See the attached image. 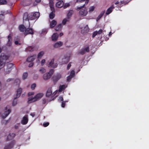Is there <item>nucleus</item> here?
Returning a JSON list of instances; mask_svg holds the SVG:
<instances>
[{
	"label": "nucleus",
	"mask_w": 149,
	"mask_h": 149,
	"mask_svg": "<svg viewBox=\"0 0 149 149\" xmlns=\"http://www.w3.org/2000/svg\"><path fill=\"white\" fill-rule=\"evenodd\" d=\"M89 0H77L76 2L80 3L85 2V3L82 6L80 7H77L76 10H79V15L81 16L85 17L86 15L88 13V11L86 9H82L84 8L86 4L88 3Z\"/></svg>",
	"instance_id": "obj_1"
},
{
	"label": "nucleus",
	"mask_w": 149,
	"mask_h": 149,
	"mask_svg": "<svg viewBox=\"0 0 149 149\" xmlns=\"http://www.w3.org/2000/svg\"><path fill=\"white\" fill-rule=\"evenodd\" d=\"M9 56L5 55L4 53L1 54L0 56V69L5 65L6 61L8 60Z\"/></svg>",
	"instance_id": "obj_2"
},
{
	"label": "nucleus",
	"mask_w": 149,
	"mask_h": 149,
	"mask_svg": "<svg viewBox=\"0 0 149 149\" xmlns=\"http://www.w3.org/2000/svg\"><path fill=\"white\" fill-rule=\"evenodd\" d=\"M43 95L42 93H39L37 94L33 97L29 99L28 103H30L39 100L42 97Z\"/></svg>",
	"instance_id": "obj_3"
},
{
	"label": "nucleus",
	"mask_w": 149,
	"mask_h": 149,
	"mask_svg": "<svg viewBox=\"0 0 149 149\" xmlns=\"http://www.w3.org/2000/svg\"><path fill=\"white\" fill-rule=\"evenodd\" d=\"M22 89L21 88H19L17 90L16 97H14V100L13 102V106H15L17 104V101L16 99L20 97L22 92Z\"/></svg>",
	"instance_id": "obj_4"
},
{
	"label": "nucleus",
	"mask_w": 149,
	"mask_h": 149,
	"mask_svg": "<svg viewBox=\"0 0 149 149\" xmlns=\"http://www.w3.org/2000/svg\"><path fill=\"white\" fill-rule=\"evenodd\" d=\"M61 77V74L59 73L54 75L52 79L54 84H55Z\"/></svg>",
	"instance_id": "obj_5"
},
{
	"label": "nucleus",
	"mask_w": 149,
	"mask_h": 149,
	"mask_svg": "<svg viewBox=\"0 0 149 149\" xmlns=\"http://www.w3.org/2000/svg\"><path fill=\"white\" fill-rule=\"evenodd\" d=\"M54 70L53 69H51L49 71L44 74L43 75V78L45 80H47L49 79L53 74Z\"/></svg>",
	"instance_id": "obj_6"
},
{
	"label": "nucleus",
	"mask_w": 149,
	"mask_h": 149,
	"mask_svg": "<svg viewBox=\"0 0 149 149\" xmlns=\"http://www.w3.org/2000/svg\"><path fill=\"white\" fill-rule=\"evenodd\" d=\"M10 13H11V12L10 11H7L3 12V13L0 15V26L5 23V21L4 20V15Z\"/></svg>",
	"instance_id": "obj_7"
},
{
	"label": "nucleus",
	"mask_w": 149,
	"mask_h": 149,
	"mask_svg": "<svg viewBox=\"0 0 149 149\" xmlns=\"http://www.w3.org/2000/svg\"><path fill=\"white\" fill-rule=\"evenodd\" d=\"M15 141L13 140L11 141V142L8 144L5 145L4 147V149H11L13 148L14 145L15 144Z\"/></svg>",
	"instance_id": "obj_8"
},
{
	"label": "nucleus",
	"mask_w": 149,
	"mask_h": 149,
	"mask_svg": "<svg viewBox=\"0 0 149 149\" xmlns=\"http://www.w3.org/2000/svg\"><path fill=\"white\" fill-rule=\"evenodd\" d=\"M54 59H52L51 61L49 63L48 66L54 68H56L58 65V64L57 63H54Z\"/></svg>",
	"instance_id": "obj_9"
},
{
	"label": "nucleus",
	"mask_w": 149,
	"mask_h": 149,
	"mask_svg": "<svg viewBox=\"0 0 149 149\" xmlns=\"http://www.w3.org/2000/svg\"><path fill=\"white\" fill-rule=\"evenodd\" d=\"M24 34L26 35L29 34L33 35L34 34V30L32 28H26Z\"/></svg>",
	"instance_id": "obj_10"
},
{
	"label": "nucleus",
	"mask_w": 149,
	"mask_h": 149,
	"mask_svg": "<svg viewBox=\"0 0 149 149\" xmlns=\"http://www.w3.org/2000/svg\"><path fill=\"white\" fill-rule=\"evenodd\" d=\"M28 121V119L27 115L24 116L21 121V123L24 125H26L27 124Z\"/></svg>",
	"instance_id": "obj_11"
},
{
	"label": "nucleus",
	"mask_w": 149,
	"mask_h": 149,
	"mask_svg": "<svg viewBox=\"0 0 149 149\" xmlns=\"http://www.w3.org/2000/svg\"><path fill=\"white\" fill-rule=\"evenodd\" d=\"M11 110L10 109H8L7 111H5L1 116V117L3 119L5 118L11 112Z\"/></svg>",
	"instance_id": "obj_12"
},
{
	"label": "nucleus",
	"mask_w": 149,
	"mask_h": 149,
	"mask_svg": "<svg viewBox=\"0 0 149 149\" xmlns=\"http://www.w3.org/2000/svg\"><path fill=\"white\" fill-rule=\"evenodd\" d=\"M8 41L7 44V45L8 46H11L12 41V38L11 34L9 35L8 36Z\"/></svg>",
	"instance_id": "obj_13"
},
{
	"label": "nucleus",
	"mask_w": 149,
	"mask_h": 149,
	"mask_svg": "<svg viewBox=\"0 0 149 149\" xmlns=\"http://www.w3.org/2000/svg\"><path fill=\"white\" fill-rule=\"evenodd\" d=\"M15 134L14 133H12V134L10 133L7 136V141H9L15 137Z\"/></svg>",
	"instance_id": "obj_14"
},
{
	"label": "nucleus",
	"mask_w": 149,
	"mask_h": 149,
	"mask_svg": "<svg viewBox=\"0 0 149 149\" xmlns=\"http://www.w3.org/2000/svg\"><path fill=\"white\" fill-rule=\"evenodd\" d=\"M63 45V43L61 41H58L55 43L53 47L54 48H57L62 46Z\"/></svg>",
	"instance_id": "obj_15"
},
{
	"label": "nucleus",
	"mask_w": 149,
	"mask_h": 149,
	"mask_svg": "<svg viewBox=\"0 0 149 149\" xmlns=\"http://www.w3.org/2000/svg\"><path fill=\"white\" fill-rule=\"evenodd\" d=\"M64 2L63 1H60L56 4V6L58 8H61L64 5Z\"/></svg>",
	"instance_id": "obj_16"
},
{
	"label": "nucleus",
	"mask_w": 149,
	"mask_h": 149,
	"mask_svg": "<svg viewBox=\"0 0 149 149\" xmlns=\"http://www.w3.org/2000/svg\"><path fill=\"white\" fill-rule=\"evenodd\" d=\"M26 28L23 24H21L19 26V29L20 31L23 32L24 31L25 32Z\"/></svg>",
	"instance_id": "obj_17"
},
{
	"label": "nucleus",
	"mask_w": 149,
	"mask_h": 149,
	"mask_svg": "<svg viewBox=\"0 0 149 149\" xmlns=\"http://www.w3.org/2000/svg\"><path fill=\"white\" fill-rule=\"evenodd\" d=\"M89 28L88 25H86L84 28L81 30V33L83 34L88 32L89 31Z\"/></svg>",
	"instance_id": "obj_18"
},
{
	"label": "nucleus",
	"mask_w": 149,
	"mask_h": 149,
	"mask_svg": "<svg viewBox=\"0 0 149 149\" xmlns=\"http://www.w3.org/2000/svg\"><path fill=\"white\" fill-rule=\"evenodd\" d=\"M36 55H33L32 56L29 57L27 59V61L29 62H33L35 58H36Z\"/></svg>",
	"instance_id": "obj_19"
},
{
	"label": "nucleus",
	"mask_w": 149,
	"mask_h": 149,
	"mask_svg": "<svg viewBox=\"0 0 149 149\" xmlns=\"http://www.w3.org/2000/svg\"><path fill=\"white\" fill-rule=\"evenodd\" d=\"M114 8V7L113 5H112L109 8H108L105 14L106 15H108L110 14L113 11V9Z\"/></svg>",
	"instance_id": "obj_20"
},
{
	"label": "nucleus",
	"mask_w": 149,
	"mask_h": 149,
	"mask_svg": "<svg viewBox=\"0 0 149 149\" xmlns=\"http://www.w3.org/2000/svg\"><path fill=\"white\" fill-rule=\"evenodd\" d=\"M23 20L25 21H29V14L27 12L24 13L23 17Z\"/></svg>",
	"instance_id": "obj_21"
},
{
	"label": "nucleus",
	"mask_w": 149,
	"mask_h": 149,
	"mask_svg": "<svg viewBox=\"0 0 149 149\" xmlns=\"http://www.w3.org/2000/svg\"><path fill=\"white\" fill-rule=\"evenodd\" d=\"M58 35L57 33L53 34L52 36V40L53 41H56L58 39Z\"/></svg>",
	"instance_id": "obj_22"
},
{
	"label": "nucleus",
	"mask_w": 149,
	"mask_h": 149,
	"mask_svg": "<svg viewBox=\"0 0 149 149\" xmlns=\"http://www.w3.org/2000/svg\"><path fill=\"white\" fill-rule=\"evenodd\" d=\"M52 93V91L51 88H49L46 93V96L47 97H49L51 96Z\"/></svg>",
	"instance_id": "obj_23"
},
{
	"label": "nucleus",
	"mask_w": 149,
	"mask_h": 149,
	"mask_svg": "<svg viewBox=\"0 0 149 149\" xmlns=\"http://www.w3.org/2000/svg\"><path fill=\"white\" fill-rule=\"evenodd\" d=\"M57 24V22L55 20H53L50 22V26L51 28L54 27Z\"/></svg>",
	"instance_id": "obj_24"
},
{
	"label": "nucleus",
	"mask_w": 149,
	"mask_h": 149,
	"mask_svg": "<svg viewBox=\"0 0 149 149\" xmlns=\"http://www.w3.org/2000/svg\"><path fill=\"white\" fill-rule=\"evenodd\" d=\"M52 12L49 15V17L51 19H53L55 16V10L54 11L51 10Z\"/></svg>",
	"instance_id": "obj_25"
},
{
	"label": "nucleus",
	"mask_w": 149,
	"mask_h": 149,
	"mask_svg": "<svg viewBox=\"0 0 149 149\" xmlns=\"http://www.w3.org/2000/svg\"><path fill=\"white\" fill-rule=\"evenodd\" d=\"M62 27V24H60L56 26L55 29L56 31H60L61 30Z\"/></svg>",
	"instance_id": "obj_26"
},
{
	"label": "nucleus",
	"mask_w": 149,
	"mask_h": 149,
	"mask_svg": "<svg viewBox=\"0 0 149 149\" xmlns=\"http://www.w3.org/2000/svg\"><path fill=\"white\" fill-rule=\"evenodd\" d=\"M20 83V81L19 79H15L14 81V84L15 85L18 86H19Z\"/></svg>",
	"instance_id": "obj_27"
},
{
	"label": "nucleus",
	"mask_w": 149,
	"mask_h": 149,
	"mask_svg": "<svg viewBox=\"0 0 149 149\" xmlns=\"http://www.w3.org/2000/svg\"><path fill=\"white\" fill-rule=\"evenodd\" d=\"M74 13V11L72 10H70L67 15V18L68 19L70 18L72 15Z\"/></svg>",
	"instance_id": "obj_28"
},
{
	"label": "nucleus",
	"mask_w": 149,
	"mask_h": 149,
	"mask_svg": "<svg viewBox=\"0 0 149 149\" xmlns=\"http://www.w3.org/2000/svg\"><path fill=\"white\" fill-rule=\"evenodd\" d=\"M105 12V10L102 11L99 15L97 19V21L99 20L103 15Z\"/></svg>",
	"instance_id": "obj_29"
},
{
	"label": "nucleus",
	"mask_w": 149,
	"mask_h": 149,
	"mask_svg": "<svg viewBox=\"0 0 149 149\" xmlns=\"http://www.w3.org/2000/svg\"><path fill=\"white\" fill-rule=\"evenodd\" d=\"M49 6L50 7L51 10L54 11L55 9L54 7V3L53 2H50Z\"/></svg>",
	"instance_id": "obj_30"
},
{
	"label": "nucleus",
	"mask_w": 149,
	"mask_h": 149,
	"mask_svg": "<svg viewBox=\"0 0 149 149\" xmlns=\"http://www.w3.org/2000/svg\"><path fill=\"white\" fill-rule=\"evenodd\" d=\"M65 88V85H61L59 87V89L58 90V91L59 92H62L63 90H64Z\"/></svg>",
	"instance_id": "obj_31"
},
{
	"label": "nucleus",
	"mask_w": 149,
	"mask_h": 149,
	"mask_svg": "<svg viewBox=\"0 0 149 149\" xmlns=\"http://www.w3.org/2000/svg\"><path fill=\"white\" fill-rule=\"evenodd\" d=\"M33 14L34 15L35 19H36L39 17L40 16V13L38 12H36Z\"/></svg>",
	"instance_id": "obj_32"
},
{
	"label": "nucleus",
	"mask_w": 149,
	"mask_h": 149,
	"mask_svg": "<svg viewBox=\"0 0 149 149\" xmlns=\"http://www.w3.org/2000/svg\"><path fill=\"white\" fill-rule=\"evenodd\" d=\"M13 65V64L12 63H8L7 65V68L12 69L11 68Z\"/></svg>",
	"instance_id": "obj_33"
},
{
	"label": "nucleus",
	"mask_w": 149,
	"mask_h": 149,
	"mask_svg": "<svg viewBox=\"0 0 149 149\" xmlns=\"http://www.w3.org/2000/svg\"><path fill=\"white\" fill-rule=\"evenodd\" d=\"M26 50L27 51H33L34 50V48L32 46H29L26 49Z\"/></svg>",
	"instance_id": "obj_34"
},
{
	"label": "nucleus",
	"mask_w": 149,
	"mask_h": 149,
	"mask_svg": "<svg viewBox=\"0 0 149 149\" xmlns=\"http://www.w3.org/2000/svg\"><path fill=\"white\" fill-rule=\"evenodd\" d=\"M35 19V18L33 14L32 13L29 14V20H32Z\"/></svg>",
	"instance_id": "obj_35"
},
{
	"label": "nucleus",
	"mask_w": 149,
	"mask_h": 149,
	"mask_svg": "<svg viewBox=\"0 0 149 149\" xmlns=\"http://www.w3.org/2000/svg\"><path fill=\"white\" fill-rule=\"evenodd\" d=\"M44 52L43 51H41L39 52L38 55V58H41L43 55Z\"/></svg>",
	"instance_id": "obj_36"
},
{
	"label": "nucleus",
	"mask_w": 149,
	"mask_h": 149,
	"mask_svg": "<svg viewBox=\"0 0 149 149\" xmlns=\"http://www.w3.org/2000/svg\"><path fill=\"white\" fill-rule=\"evenodd\" d=\"M28 74L27 72L24 73L22 75V79H25L27 77Z\"/></svg>",
	"instance_id": "obj_37"
},
{
	"label": "nucleus",
	"mask_w": 149,
	"mask_h": 149,
	"mask_svg": "<svg viewBox=\"0 0 149 149\" xmlns=\"http://www.w3.org/2000/svg\"><path fill=\"white\" fill-rule=\"evenodd\" d=\"M12 69L7 68L5 71V74H9L11 70Z\"/></svg>",
	"instance_id": "obj_38"
},
{
	"label": "nucleus",
	"mask_w": 149,
	"mask_h": 149,
	"mask_svg": "<svg viewBox=\"0 0 149 149\" xmlns=\"http://www.w3.org/2000/svg\"><path fill=\"white\" fill-rule=\"evenodd\" d=\"M7 3L6 0H0V5L6 4Z\"/></svg>",
	"instance_id": "obj_39"
},
{
	"label": "nucleus",
	"mask_w": 149,
	"mask_h": 149,
	"mask_svg": "<svg viewBox=\"0 0 149 149\" xmlns=\"http://www.w3.org/2000/svg\"><path fill=\"white\" fill-rule=\"evenodd\" d=\"M75 75V72L74 70H72L71 71L69 76L71 77H73Z\"/></svg>",
	"instance_id": "obj_40"
},
{
	"label": "nucleus",
	"mask_w": 149,
	"mask_h": 149,
	"mask_svg": "<svg viewBox=\"0 0 149 149\" xmlns=\"http://www.w3.org/2000/svg\"><path fill=\"white\" fill-rule=\"evenodd\" d=\"M95 8V7L94 6H92L90 7L89 8V12L90 13H91L93 12Z\"/></svg>",
	"instance_id": "obj_41"
},
{
	"label": "nucleus",
	"mask_w": 149,
	"mask_h": 149,
	"mask_svg": "<svg viewBox=\"0 0 149 149\" xmlns=\"http://www.w3.org/2000/svg\"><path fill=\"white\" fill-rule=\"evenodd\" d=\"M86 53L83 49L81 50L79 52V53L81 55H84Z\"/></svg>",
	"instance_id": "obj_42"
},
{
	"label": "nucleus",
	"mask_w": 149,
	"mask_h": 149,
	"mask_svg": "<svg viewBox=\"0 0 149 149\" xmlns=\"http://www.w3.org/2000/svg\"><path fill=\"white\" fill-rule=\"evenodd\" d=\"M84 50L86 53V52H88L89 51V47L88 46H87L85 48L83 49Z\"/></svg>",
	"instance_id": "obj_43"
},
{
	"label": "nucleus",
	"mask_w": 149,
	"mask_h": 149,
	"mask_svg": "<svg viewBox=\"0 0 149 149\" xmlns=\"http://www.w3.org/2000/svg\"><path fill=\"white\" fill-rule=\"evenodd\" d=\"M39 71L41 73H43L46 72V70L44 68H42Z\"/></svg>",
	"instance_id": "obj_44"
},
{
	"label": "nucleus",
	"mask_w": 149,
	"mask_h": 149,
	"mask_svg": "<svg viewBox=\"0 0 149 149\" xmlns=\"http://www.w3.org/2000/svg\"><path fill=\"white\" fill-rule=\"evenodd\" d=\"M65 60H66V61H63L65 63H68L69 61V58L68 57V58H65Z\"/></svg>",
	"instance_id": "obj_45"
},
{
	"label": "nucleus",
	"mask_w": 149,
	"mask_h": 149,
	"mask_svg": "<svg viewBox=\"0 0 149 149\" xmlns=\"http://www.w3.org/2000/svg\"><path fill=\"white\" fill-rule=\"evenodd\" d=\"M70 6L69 3H66L63 6V8L64 9L66 8L67 7H69Z\"/></svg>",
	"instance_id": "obj_46"
},
{
	"label": "nucleus",
	"mask_w": 149,
	"mask_h": 149,
	"mask_svg": "<svg viewBox=\"0 0 149 149\" xmlns=\"http://www.w3.org/2000/svg\"><path fill=\"white\" fill-rule=\"evenodd\" d=\"M36 84L34 83L31 85V88L32 89L34 90V89L36 87Z\"/></svg>",
	"instance_id": "obj_47"
},
{
	"label": "nucleus",
	"mask_w": 149,
	"mask_h": 149,
	"mask_svg": "<svg viewBox=\"0 0 149 149\" xmlns=\"http://www.w3.org/2000/svg\"><path fill=\"white\" fill-rule=\"evenodd\" d=\"M68 102V101H63L62 102V104H61V107H64L65 106V102Z\"/></svg>",
	"instance_id": "obj_48"
},
{
	"label": "nucleus",
	"mask_w": 149,
	"mask_h": 149,
	"mask_svg": "<svg viewBox=\"0 0 149 149\" xmlns=\"http://www.w3.org/2000/svg\"><path fill=\"white\" fill-rule=\"evenodd\" d=\"M97 31H94L92 35V37L93 38L96 35H97Z\"/></svg>",
	"instance_id": "obj_49"
},
{
	"label": "nucleus",
	"mask_w": 149,
	"mask_h": 149,
	"mask_svg": "<svg viewBox=\"0 0 149 149\" xmlns=\"http://www.w3.org/2000/svg\"><path fill=\"white\" fill-rule=\"evenodd\" d=\"M71 63H72V62H70L69 63L68 65L67 66V69L68 70L70 69V68L71 66Z\"/></svg>",
	"instance_id": "obj_50"
},
{
	"label": "nucleus",
	"mask_w": 149,
	"mask_h": 149,
	"mask_svg": "<svg viewBox=\"0 0 149 149\" xmlns=\"http://www.w3.org/2000/svg\"><path fill=\"white\" fill-rule=\"evenodd\" d=\"M67 21V20L66 19H64L62 21V23L63 24L65 25L66 24Z\"/></svg>",
	"instance_id": "obj_51"
},
{
	"label": "nucleus",
	"mask_w": 149,
	"mask_h": 149,
	"mask_svg": "<svg viewBox=\"0 0 149 149\" xmlns=\"http://www.w3.org/2000/svg\"><path fill=\"white\" fill-rule=\"evenodd\" d=\"M49 125V122H46V123H44L43 124V126L44 127H47Z\"/></svg>",
	"instance_id": "obj_52"
},
{
	"label": "nucleus",
	"mask_w": 149,
	"mask_h": 149,
	"mask_svg": "<svg viewBox=\"0 0 149 149\" xmlns=\"http://www.w3.org/2000/svg\"><path fill=\"white\" fill-rule=\"evenodd\" d=\"M72 78V77H70V76H69L67 77V81H70Z\"/></svg>",
	"instance_id": "obj_53"
},
{
	"label": "nucleus",
	"mask_w": 149,
	"mask_h": 149,
	"mask_svg": "<svg viewBox=\"0 0 149 149\" xmlns=\"http://www.w3.org/2000/svg\"><path fill=\"white\" fill-rule=\"evenodd\" d=\"M63 98L62 97H59V98L58 100L59 101L61 102V101H63Z\"/></svg>",
	"instance_id": "obj_54"
},
{
	"label": "nucleus",
	"mask_w": 149,
	"mask_h": 149,
	"mask_svg": "<svg viewBox=\"0 0 149 149\" xmlns=\"http://www.w3.org/2000/svg\"><path fill=\"white\" fill-rule=\"evenodd\" d=\"M30 63L29 65V67H32L33 65V62H30Z\"/></svg>",
	"instance_id": "obj_55"
},
{
	"label": "nucleus",
	"mask_w": 149,
	"mask_h": 149,
	"mask_svg": "<svg viewBox=\"0 0 149 149\" xmlns=\"http://www.w3.org/2000/svg\"><path fill=\"white\" fill-rule=\"evenodd\" d=\"M46 102V100L45 99L42 100V103L43 104H45Z\"/></svg>",
	"instance_id": "obj_56"
},
{
	"label": "nucleus",
	"mask_w": 149,
	"mask_h": 149,
	"mask_svg": "<svg viewBox=\"0 0 149 149\" xmlns=\"http://www.w3.org/2000/svg\"><path fill=\"white\" fill-rule=\"evenodd\" d=\"M34 94V93L33 92H30L28 93V95L29 96H30L32 95H33Z\"/></svg>",
	"instance_id": "obj_57"
},
{
	"label": "nucleus",
	"mask_w": 149,
	"mask_h": 149,
	"mask_svg": "<svg viewBox=\"0 0 149 149\" xmlns=\"http://www.w3.org/2000/svg\"><path fill=\"white\" fill-rule=\"evenodd\" d=\"M13 78H9L6 80L7 82H9L13 80Z\"/></svg>",
	"instance_id": "obj_58"
},
{
	"label": "nucleus",
	"mask_w": 149,
	"mask_h": 149,
	"mask_svg": "<svg viewBox=\"0 0 149 149\" xmlns=\"http://www.w3.org/2000/svg\"><path fill=\"white\" fill-rule=\"evenodd\" d=\"M102 29H100L98 31H97V34H101L102 32Z\"/></svg>",
	"instance_id": "obj_59"
},
{
	"label": "nucleus",
	"mask_w": 149,
	"mask_h": 149,
	"mask_svg": "<svg viewBox=\"0 0 149 149\" xmlns=\"http://www.w3.org/2000/svg\"><path fill=\"white\" fill-rule=\"evenodd\" d=\"M45 59H43L41 61V64L42 65H43L45 63Z\"/></svg>",
	"instance_id": "obj_60"
},
{
	"label": "nucleus",
	"mask_w": 149,
	"mask_h": 149,
	"mask_svg": "<svg viewBox=\"0 0 149 149\" xmlns=\"http://www.w3.org/2000/svg\"><path fill=\"white\" fill-rule=\"evenodd\" d=\"M15 43L16 45H21V44L20 43H19L18 41H15Z\"/></svg>",
	"instance_id": "obj_61"
},
{
	"label": "nucleus",
	"mask_w": 149,
	"mask_h": 149,
	"mask_svg": "<svg viewBox=\"0 0 149 149\" xmlns=\"http://www.w3.org/2000/svg\"><path fill=\"white\" fill-rule=\"evenodd\" d=\"M41 1V0H36V1L37 3H39Z\"/></svg>",
	"instance_id": "obj_62"
},
{
	"label": "nucleus",
	"mask_w": 149,
	"mask_h": 149,
	"mask_svg": "<svg viewBox=\"0 0 149 149\" xmlns=\"http://www.w3.org/2000/svg\"><path fill=\"white\" fill-rule=\"evenodd\" d=\"M30 115L33 117L35 116V114L34 113H31L30 114Z\"/></svg>",
	"instance_id": "obj_63"
},
{
	"label": "nucleus",
	"mask_w": 149,
	"mask_h": 149,
	"mask_svg": "<svg viewBox=\"0 0 149 149\" xmlns=\"http://www.w3.org/2000/svg\"><path fill=\"white\" fill-rule=\"evenodd\" d=\"M119 2L118 1H117L116 2L115 4L116 5L118 4L119 3Z\"/></svg>",
	"instance_id": "obj_64"
}]
</instances>
